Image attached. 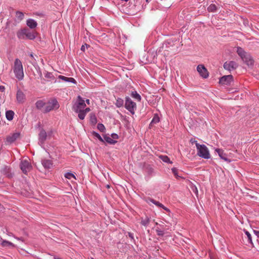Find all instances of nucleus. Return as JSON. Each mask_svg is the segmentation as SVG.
I'll return each mask as SVG.
<instances>
[{
    "instance_id": "nucleus-1",
    "label": "nucleus",
    "mask_w": 259,
    "mask_h": 259,
    "mask_svg": "<svg viewBox=\"0 0 259 259\" xmlns=\"http://www.w3.org/2000/svg\"><path fill=\"white\" fill-rule=\"evenodd\" d=\"M237 53L241 57L242 61L248 66H251L253 64V60L250 54L245 52L242 48H237Z\"/></svg>"
},
{
    "instance_id": "nucleus-2",
    "label": "nucleus",
    "mask_w": 259,
    "mask_h": 259,
    "mask_svg": "<svg viewBox=\"0 0 259 259\" xmlns=\"http://www.w3.org/2000/svg\"><path fill=\"white\" fill-rule=\"evenodd\" d=\"M13 70L16 77L19 80H22L24 78V72L21 61L19 59L15 60L13 66Z\"/></svg>"
},
{
    "instance_id": "nucleus-3",
    "label": "nucleus",
    "mask_w": 259,
    "mask_h": 259,
    "mask_svg": "<svg viewBox=\"0 0 259 259\" xmlns=\"http://www.w3.org/2000/svg\"><path fill=\"white\" fill-rule=\"evenodd\" d=\"M18 38L24 39L25 38L30 40H33L36 37L35 33L31 32L28 29L24 28L19 31L17 33Z\"/></svg>"
},
{
    "instance_id": "nucleus-4",
    "label": "nucleus",
    "mask_w": 259,
    "mask_h": 259,
    "mask_svg": "<svg viewBox=\"0 0 259 259\" xmlns=\"http://www.w3.org/2000/svg\"><path fill=\"white\" fill-rule=\"evenodd\" d=\"M196 148L197 150V155L206 159L210 158V155L207 147L205 145H200L196 144Z\"/></svg>"
},
{
    "instance_id": "nucleus-5",
    "label": "nucleus",
    "mask_w": 259,
    "mask_h": 259,
    "mask_svg": "<svg viewBox=\"0 0 259 259\" xmlns=\"http://www.w3.org/2000/svg\"><path fill=\"white\" fill-rule=\"evenodd\" d=\"M60 107L59 104L56 99H52L46 103L42 112L48 113L52 110L58 109Z\"/></svg>"
},
{
    "instance_id": "nucleus-6",
    "label": "nucleus",
    "mask_w": 259,
    "mask_h": 259,
    "mask_svg": "<svg viewBox=\"0 0 259 259\" xmlns=\"http://www.w3.org/2000/svg\"><path fill=\"white\" fill-rule=\"evenodd\" d=\"M85 106L84 100L80 96H78L77 101L73 106V110L74 111L83 110Z\"/></svg>"
},
{
    "instance_id": "nucleus-7",
    "label": "nucleus",
    "mask_w": 259,
    "mask_h": 259,
    "mask_svg": "<svg viewBox=\"0 0 259 259\" xmlns=\"http://www.w3.org/2000/svg\"><path fill=\"white\" fill-rule=\"evenodd\" d=\"M125 107L132 114H134L136 108V104L130 98L127 97L125 98Z\"/></svg>"
},
{
    "instance_id": "nucleus-8",
    "label": "nucleus",
    "mask_w": 259,
    "mask_h": 259,
    "mask_svg": "<svg viewBox=\"0 0 259 259\" xmlns=\"http://www.w3.org/2000/svg\"><path fill=\"white\" fill-rule=\"evenodd\" d=\"M20 167L21 170L24 174H27L28 172H29L31 169L32 168V166L31 165L30 163L27 160L21 161L20 164Z\"/></svg>"
},
{
    "instance_id": "nucleus-9",
    "label": "nucleus",
    "mask_w": 259,
    "mask_h": 259,
    "mask_svg": "<svg viewBox=\"0 0 259 259\" xmlns=\"http://www.w3.org/2000/svg\"><path fill=\"white\" fill-rule=\"evenodd\" d=\"M223 66L225 69L231 71L236 69L238 67V64L234 61H230L226 62Z\"/></svg>"
},
{
    "instance_id": "nucleus-10",
    "label": "nucleus",
    "mask_w": 259,
    "mask_h": 259,
    "mask_svg": "<svg viewBox=\"0 0 259 259\" xmlns=\"http://www.w3.org/2000/svg\"><path fill=\"white\" fill-rule=\"evenodd\" d=\"M20 133H15L8 136L6 138V144H11L14 142L17 139L19 138Z\"/></svg>"
},
{
    "instance_id": "nucleus-11",
    "label": "nucleus",
    "mask_w": 259,
    "mask_h": 259,
    "mask_svg": "<svg viewBox=\"0 0 259 259\" xmlns=\"http://www.w3.org/2000/svg\"><path fill=\"white\" fill-rule=\"evenodd\" d=\"M233 76L232 75H225L221 77L219 83L222 84L230 85L233 81Z\"/></svg>"
},
{
    "instance_id": "nucleus-12",
    "label": "nucleus",
    "mask_w": 259,
    "mask_h": 259,
    "mask_svg": "<svg viewBox=\"0 0 259 259\" xmlns=\"http://www.w3.org/2000/svg\"><path fill=\"white\" fill-rule=\"evenodd\" d=\"M197 70L201 77L204 78H206L208 77V72L204 65H198L197 67Z\"/></svg>"
},
{
    "instance_id": "nucleus-13",
    "label": "nucleus",
    "mask_w": 259,
    "mask_h": 259,
    "mask_svg": "<svg viewBox=\"0 0 259 259\" xmlns=\"http://www.w3.org/2000/svg\"><path fill=\"white\" fill-rule=\"evenodd\" d=\"M16 98L17 101L19 103H22L25 100V96L23 92L20 89L17 90L16 94Z\"/></svg>"
},
{
    "instance_id": "nucleus-14",
    "label": "nucleus",
    "mask_w": 259,
    "mask_h": 259,
    "mask_svg": "<svg viewBox=\"0 0 259 259\" xmlns=\"http://www.w3.org/2000/svg\"><path fill=\"white\" fill-rule=\"evenodd\" d=\"M215 151L218 153L221 159H224L228 162H231V160L227 158L226 154L224 152L222 149H215Z\"/></svg>"
},
{
    "instance_id": "nucleus-15",
    "label": "nucleus",
    "mask_w": 259,
    "mask_h": 259,
    "mask_svg": "<svg viewBox=\"0 0 259 259\" xmlns=\"http://www.w3.org/2000/svg\"><path fill=\"white\" fill-rule=\"evenodd\" d=\"M47 136L46 131L44 130L41 129L39 134V141L41 145L43 144L46 141Z\"/></svg>"
},
{
    "instance_id": "nucleus-16",
    "label": "nucleus",
    "mask_w": 259,
    "mask_h": 259,
    "mask_svg": "<svg viewBox=\"0 0 259 259\" xmlns=\"http://www.w3.org/2000/svg\"><path fill=\"white\" fill-rule=\"evenodd\" d=\"M26 24L31 29L35 28L37 25V22L32 19H28L26 21Z\"/></svg>"
},
{
    "instance_id": "nucleus-17",
    "label": "nucleus",
    "mask_w": 259,
    "mask_h": 259,
    "mask_svg": "<svg viewBox=\"0 0 259 259\" xmlns=\"http://www.w3.org/2000/svg\"><path fill=\"white\" fill-rule=\"evenodd\" d=\"M41 163L45 168H48V169L50 168L53 165V163H52V161L51 160H49V159L42 160Z\"/></svg>"
},
{
    "instance_id": "nucleus-18",
    "label": "nucleus",
    "mask_w": 259,
    "mask_h": 259,
    "mask_svg": "<svg viewBox=\"0 0 259 259\" xmlns=\"http://www.w3.org/2000/svg\"><path fill=\"white\" fill-rule=\"evenodd\" d=\"M141 224L144 227H147L149 225L150 222V218L146 215L145 218H141Z\"/></svg>"
},
{
    "instance_id": "nucleus-19",
    "label": "nucleus",
    "mask_w": 259,
    "mask_h": 259,
    "mask_svg": "<svg viewBox=\"0 0 259 259\" xmlns=\"http://www.w3.org/2000/svg\"><path fill=\"white\" fill-rule=\"evenodd\" d=\"M46 104V103L42 100L37 101L35 103L36 107L37 109L40 110L42 112V110H44Z\"/></svg>"
},
{
    "instance_id": "nucleus-20",
    "label": "nucleus",
    "mask_w": 259,
    "mask_h": 259,
    "mask_svg": "<svg viewBox=\"0 0 259 259\" xmlns=\"http://www.w3.org/2000/svg\"><path fill=\"white\" fill-rule=\"evenodd\" d=\"M59 78L61 79V80H62L64 81L70 82H72L73 83H76V82L75 79L72 77H67L64 76L59 75Z\"/></svg>"
},
{
    "instance_id": "nucleus-21",
    "label": "nucleus",
    "mask_w": 259,
    "mask_h": 259,
    "mask_svg": "<svg viewBox=\"0 0 259 259\" xmlns=\"http://www.w3.org/2000/svg\"><path fill=\"white\" fill-rule=\"evenodd\" d=\"M144 169L149 175H152L154 172L153 168L149 164H145L144 166Z\"/></svg>"
},
{
    "instance_id": "nucleus-22",
    "label": "nucleus",
    "mask_w": 259,
    "mask_h": 259,
    "mask_svg": "<svg viewBox=\"0 0 259 259\" xmlns=\"http://www.w3.org/2000/svg\"><path fill=\"white\" fill-rule=\"evenodd\" d=\"M245 234L246 235V239H247L246 242V244L248 245V244H250L251 245L253 244L252 241V237L251 234L247 231H244Z\"/></svg>"
},
{
    "instance_id": "nucleus-23",
    "label": "nucleus",
    "mask_w": 259,
    "mask_h": 259,
    "mask_svg": "<svg viewBox=\"0 0 259 259\" xmlns=\"http://www.w3.org/2000/svg\"><path fill=\"white\" fill-rule=\"evenodd\" d=\"M14 112L12 110H8L6 112V117L7 120L11 121L13 119Z\"/></svg>"
},
{
    "instance_id": "nucleus-24",
    "label": "nucleus",
    "mask_w": 259,
    "mask_h": 259,
    "mask_svg": "<svg viewBox=\"0 0 259 259\" xmlns=\"http://www.w3.org/2000/svg\"><path fill=\"white\" fill-rule=\"evenodd\" d=\"M104 139L106 142L111 144H114L117 142L116 141L114 140L111 137L107 135L104 136Z\"/></svg>"
},
{
    "instance_id": "nucleus-25",
    "label": "nucleus",
    "mask_w": 259,
    "mask_h": 259,
    "mask_svg": "<svg viewBox=\"0 0 259 259\" xmlns=\"http://www.w3.org/2000/svg\"><path fill=\"white\" fill-rule=\"evenodd\" d=\"M159 158L161 160H162L163 162H166L168 163H172V162L170 160L169 157L166 155H160L159 156Z\"/></svg>"
},
{
    "instance_id": "nucleus-26",
    "label": "nucleus",
    "mask_w": 259,
    "mask_h": 259,
    "mask_svg": "<svg viewBox=\"0 0 259 259\" xmlns=\"http://www.w3.org/2000/svg\"><path fill=\"white\" fill-rule=\"evenodd\" d=\"M90 120L91 123L93 125H95L97 123V119L96 115L94 114H90Z\"/></svg>"
},
{
    "instance_id": "nucleus-27",
    "label": "nucleus",
    "mask_w": 259,
    "mask_h": 259,
    "mask_svg": "<svg viewBox=\"0 0 259 259\" xmlns=\"http://www.w3.org/2000/svg\"><path fill=\"white\" fill-rule=\"evenodd\" d=\"M131 96L138 101H140L141 100V96L136 91L132 92Z\"/></svg>"
},
{
    "instance_id": "nucleus-28",
    "label": "nucleus",
    "mask_w": 259,
    "mask_h": 259,
    "mask_svg": "<svg viewBox=\"0 0 259 259\" xmlns=\"http://www.w3.org/2000/svg\"><path fill=\"white\" fill-rule=\"evenodd\" d=\"M148 200L149 201H150V202H151L152 203H153V204H154L155 205H156V206H157L158 207H161V208H162V207H164V205H163L162 204L160 203L159 202H158V201H157L155 200H154V199H152V198H149L148 199Z\"/></svg>"
},
{
    "instance_id": "nucleus-29",
    "label": "nucleus",
    "mask_w": 259,
    "mask_h": 259,
    "mask_svg": "<svg viewBox=\"0 0 259 259\" xmlns=\"http://www.w3.org/2000/svg\"><path fill=\"white\" fill-rule=\"evenodd\" d=\"M2 245L4 247L11 246L12 247H15V245L11 242L6 240H3L2 242Z\"/></svg>"
},
{
    "instance_id": "nucleus-30",
    "label": "nucleus",
    "mask_w": 259,
    "mask_h": 259,
    "mask_svg": "<svg viewBox=\"0 0 259 259\" xmlns=\"http://www.w3.org/2000/svg\"><path fill=\"white\" fill-rule=\"evenodd\" d=\"M124 101L121 98H117L116 101L115 105L119 108L123 106Z\"/></svg>"
},
{
    "instance_id": "nucleus-31",
    "label": "nucleus",
    "mask_w": 259,
    "mask_h": 259,
    "mask_svg": "<svg viewBox=\"0 0 259 259\" xmlns=\"http://www.w3.org/2000/svg\"><path fill=\"white\" fill-rule=\"evenodd\" d=\"M16 16L17 18V19L19 20H22L24 18V13L21 11H17L16 12Z\"/></svg>"
},
{
    "instance_id": "nucleus-32",
    "label": "nucleus",
    "mask_w": 259,
    "mask_h": 259,
    "mask_svg": "<svg viewBox=\"0 0 259 259\" xmlns=\"http://www.w3.org/2000/svg\"><path fill=\"white\" fill-rule=\"evenodd\" d=\"M75 112L78 113V116L80 119L83 120L86 114L83 111V110L77 111Z\"/></svg>"
},
{
    "instance_id": "nucleus-33",
    "label": "nucleus",
    "mask_w": 259,
    "mask_h": 259,
    "mask_svg": "<svg viewBox=\"0 0 259 259\" xmlns=\"http://www.w3.org/2000/svg\"><path fill=\"white\" fill-rule=\"evenodd\" d=\"M159 121H160V119H159V116L155 114L151 123H150V124L157 123L159 122Z\"/></svg>"
},
{
    "instance_id": "nucleus-34",
    "label": "nucleus",
    "mask_w": 259,
    "mask_h": 259,
    "mask_svg": "<svg viewBox=\"0 0 259 259\" xmlns=\"http://www.w3.org/2000/svg\"><path fill=\"white\" fill-rule=\"evenodd\" d=\"M207 10L209 12H214L217 10V7L214 4H211L208 8Z\"/></svg>"
},
{
    "instance_id": "nucleus-35",
    "label": "nucleus",
    "mask_w": 259,
    "mask_h": 259,
    "mask_svg": "<svg viewBox=\"0 0 259 259\" xmlns=\"http://www.w3.org/2000/svg\"><path fill=\"white\" fill-rule=\"evenodd\" d=\"M65 177L66 178V179H71L72 178H74V179H76V178L75 177V176L71 173V172H67L65 174Z\"/></svg>"
},
{
    "instance_id": "nucleus-36",
    "label": "nucleus",
    "mask_w": 259,
    "mask_h": 259,
    "mask_svg": "<svg viewBox=\"0 0 259 259\" xmlns=\"http://www.w3.org/2000/svg\"><path fill=\"white\" fill-rule=\"evenodd\" d=\"M171 171L176 178L178 179V178H181V177L178 175V170L177 168L174 167V168H171Z\"/></svg>"
},
{
    "instance_id": "nucleus-37",
    "label": "nucleus",
    "mask_w": 259,
    "mask_h": 259,
    "mask_svg": "<svg viewBox=\"0 0 259 259\" xmlns=\"http://www.w3.org/2000/svg\"><path fill=\"white\" fill-rule=\"evenodd\" d=\"M97 128L100 132H104L105 130L104 125L102 123H98L97 125Z\"/></svg>"
},
{
    "instance_id": "nucleus-38",
    "label": "nucleus",
    "mask_w": 259,
    "mask_h": 259,
    "mask_svg": "<svg viewBox=\"0 0 259 259\" xmlns=\"http://www.w3.org/2000/svg\"><path fill=\"white\" fill-rule=\"evenodd\" d=\"M93 135L95 137L97 138L100 141H101V142H103L104 141V140L102 139V138L101 137V136L98 133H96L95 132H93Z\"/></svg>"
},
{
    "instance_id": "nucleus-39",
    "label": "nucleus",
    "mask_w": 259,
    "mask_h": 259,
    "mask_svg": "<svg viewBox=\"0 0 259 259\" xmlns=\"http://www.w3.org/2000/svg\"><path fill=\"white\" fill-rule=\"evenodd\" d=\"M156 232L157 235L159 236H163V235L164 234L163 231H162L158 228L156 229Z\"/></svg>"
},
{
    "instance_id": "nucleus-40",
    "label": "nucleus",
    "mask_w": 259,
    "mask_h": 259,
    "mask_svg": "<svg viewBox=\"0 0 259 259\" xmlns=\"http://www.w3.org/2000/svg\"><path fill=\"white\" fill-rule=\"evenodd\" d=\"M45 77L48 78H52L53 77V75L51 72H47L45 74Z\"/></svg>"
},
{
    "instance_id": "nucleus-41",
    "label": "nucleus",
    "mask_w": 259,
    "mask_h": 259,
    "mask_svg": "<svg viewBox=\"0 0 259 259\" xmlns=\"http://www.w3.org/2000/svg\"><path fill=\"white\" fill-rule=\"evenodd\" d=\"M111 137L112 138V139L115 141L116 140L118 139V136L117 135V134L114 133L111 134Z\"/></svg>"
},
{
    "instance_id": "nucleus-42",
    "label": "nucleus",
    "mask_w": 259,
    "mask_h": 259,
    "mask_svg": "<svg viewBox=\"0 0 259 259\" xmlns=\"http://www.w3.org/2000/svg\"><path fill=\"white\" fill-rule=\"evenodd\" d=\"M88 46L89 47V45H88L87 44H85L84 45H82L81 47V50L84 52L85 50V48L87 47Z\"/></svg>"
},
{
    "instance_id": "nucleus-43",
    "label": "nucleus",
    "mask_w": 259,
    "mask_h": 259,
    "mask_svg": "<svg viewBox=\"0 0 259 259\" xmlns=\"http://www.w3.org/2000/svg\"><path fill=\"white\" fill-rule=\"evenodd\" d=\"M190 142L192 144H194L195 143V145H196V144H198L197 142V141L195 140L194 139H191L190 140Z\"/></svg>"
},
{
    "instance_id": "nucleus-44",
    "label": "nucleus",
    "mask_w": 259,
    "mask_h": 259,
    "mask_svg": "<svg viewBox=\"0 0 259 259\" xmlns=\"http://www.w3.org/2000/svg\"><path fill=\"white\" fill-rule=\"evenodd\" d=\"M253 232L255 234V235L257 237V238H259V231L253 230Z\"/></svg>"
},
{
    "instance_id": "nucleus-45",
    "label": "nucleus",
    "mask_w": 259,
    "mask_h": 259,
    "mask_svg": "<svg viewBox=\"0 0 259 259\" xmlns=\"http://www.w3.org/2000/svg\"><path fill=\"white\" fill-rule=\"evenodd\" d=\"M5 88L3 85H0V92H4L5 91Z\"/></svg>"
},
{
    "instance_id": "nucleus-46",
    "label": "nucleus",
    "mask_w": 259,
    "mask_h": 259,
    "mask_svg": "<svg viewBox=\"0 0 259 259\" xmlns=\"http://www.w3.org/2000/svg\"><path fill=\"white\" fill-rule=\"evenodd\" d=\"M90 111V108H86L85 109H83V111L85 112V114H87V113L89 112V111Z\"/></svg>"
},
{
    "instance_id": "nucleus-47",
    "label": "nucleus",
    "mask_w": 259,
    "mask_h": 259,
    "mask_svg": "<svg viewBox=\"0 0 259 259\" xmlns=\"http://www.w3.org/2000/svg\"><path fill=\"white\" fill-rule=\"evenodd\" d=\"M128 236L132 239H134V235L132 233L129 232L128 233Z\"/></svg>"
},
{
    "instance_id": "nucleus-48",
    "label": "nucleus",
    "mask_w": 259,
    "mask_h": 259,
    "mask_svg": "<svg viewBox=\"0 0 259 259\" xmlns=\"http://www.w3.org/2000/svg\"><path fill=\"white\" fill-rule=\"evenodd\" d=\"M162 208H163L164 210H165L167 211H169V209L168 208L165 207L164 206V207H162Z\"/></svg>"
},
{
    "instance_id": "nucleus-49",
    "label": "nucleus",
    "mask_w": 259,
    "mask_h": 259,
    "mask_svg": "<svg viewBox=\"0 0 259 259\" xmlns=\"http://www.w3.org/2000/svg\"><path fill=\"white\" fill-rule=\"evenodd\" d=\"M85 102H87V103L88 104H90V100H89V99H87V100H85Z\"/></svg>"
},
{
    "instance_id": "nucleus-50",
    "label": "nucleus",
    "mask_w": 259,
    "mask_h": 259,
    "mask_svg": "<svg viewBox=\"0 0 259 259\" xmlns=\"http://www.w3.org/2000/svg\"><path fill=\"white\" fill-rule=\"evenodd\" d=\"M54 259H62V258L59 257L54 256Z\"/></svg>"
},
{
    "instance_id": "nucleus-51",
    "label": "nucleus",
    "mask_w": 259,
    "mask_h": 259,
    "mask_svg": "<svg viewBox=\"0 0 259 259\" xmlns=\"http://www.w3.org/2000/svg\"><path fill=\"white\" fill-rule=\"evenodd\" d=\"M30 57H31V58H33V54H31L30 55Z\"/></svg>"
},
{
    "instance_id": "nucleus-52",
    "label": "nucleus",
    "mask_w": 259,
    "mask_h": 259,
    "mask_svg": "<svg viewBox=\"0 0 259 259\" xmlns=\"http://www.w3.org/2000/svg\"><path fill=\"white\" fill-rule=\"evenodd\" d=\"M195 189L196 190V192L198 193V191H197V188L196 187H195Z\"/></svg>"
},
{
    "instance_id": "nucleus-53",
    "label": "nucleus",
    "mask_w": 259,
    "mask_h": 259,
    "mask_svg": "<svg viewBox=\"0 0 259 259\" xmlns=\"http://www.w3.org/2000/svg\"><path fill=\"white\" fill-rule=\"evenodd\" d=\"M121 1L127 2L128 0H121Z\"/></svg>"
},
{
    "instance_id": "nucleus-54",
    "label": "nucleus",
    "mask_w": 259,
    "mask_h": 259,
    "mask_svg": "<svg viewBox=\"0 0 259 259\" xmlns=\"http://www.w3.org/2000/svg\"><path fill=\"white\" fill-rule=\"evenodd\" d=\"M8 176L9 177H12L11 175H8Z\"/></svg>"
},
{
    "instance_id": "nucleus-55",
    "label": "nucleus",
    "mask_w": 259,
    "mask_h": 259,
    "mask_svg": "<svg viewBox=\"0 0 259 259\" xmlns=\"http://www.w3.org/2000/svg\"><path fill=\"white\" fill-rule=\"evenodd\" d=\"M146 1L147 2V1H148V0H146Z\"/></svg>"
}]
</instances>
